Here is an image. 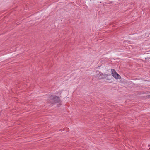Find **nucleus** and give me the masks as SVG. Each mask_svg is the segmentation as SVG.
<instances>
[{"instance_id": "3", "label": "nucleus", "mask_w": 150, "mask_h": 150, "mask_svg": "<svg viewBox=\"0 0 150 150\" xmlns=\"http://www.w3.org/2000/svg\"><path fill=\"white\" fill-rule=\"evenodd\" d=\"M112 72V75L116 79H120L121 77L115 71L114 69H112L111 70Z\"/></svg>"}, {"instance_id": "4", "label": "nucleus", "mask_w": 150, "mask_h": 150, "mask_svg": "<svg viewBox=\"0 0 150 150\" xmlns=\"http://www.w3.org/2000/svg\"><path fill=\"white\" fill-rule=\"evenodd\" d=\"M148 98H150V95L148 96Z\"/></svg>"}, {"instance_id": "1", "label": "nucleus", "mask_w": 150, "mask_h": 150, "mask_svg": "<svg viewBox=\"0 0 150 150\" xmlns=\"http://www.w3.org/2000/svg\"><path fill=\"white\" fill-rule=\"evenodd\" d=\"M95 76L99 79L104 78L107 79V78L108 76V75L107 74H103L98 71H96Z\"/></svg>"}, {"instance_id": "2", "label": "nucleus", "mask_w": 150, "mask_h": 150, "mask_svg": "<svg viewBox=\"0 0 150 150\" xmlns=\"http://www.w3.org/2000/svg\"><path fill=\"white\" fill-rule=\"evenodd\" d=\"M50 102L51 103H60V100L59 98L55 96H52L50 98Z\"/></svg>"}]
</instances>
